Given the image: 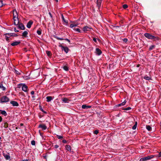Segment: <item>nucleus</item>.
Returning a JSON list of instances; mask_svg holds the SVG:
<instances>
[{"label": "nucleus", "instance_id": "nucleus-19", "mask_svg": "<svg viewBox=\"0 0 161 161\" xmlns=\"http://www.w3.org/2000/svg\"><path fill=\"white\" fill-rule=\"evenodd\" d=\"M91 108V106H87L86 105H83L81 106V108L83 109H88L90 108Z\"/></svg>", "mask_w": 161, "mask_h": 161}, {"label": "nucleus", "instance_id": "nucleus-52", "mask_svg": "<svg viewBox=\"0 0 161 161\" xmlns=\"http://www.w3.org/2000/svg\"><path fill=\"white\" fill-rule=\"evenodd\" d=\"M124 41L125 42H127V39H126V38L124 39Z\"/></svg>", "mask_w": 161, "mask_h": 161}, {"label": "nucleus", "instance_id": "nucleus-47", "mask_svg": "<svg viewBox=\"0 0 161 161\" xmlns=\"http://www.w3.org/2000/svg\"><path fill=\"white\" fill-rule=\"evenodd\" d=\"M93 41L94 42H97V40H96V38H94L93 39Z\"/></svg>", "mask_w": 161, "mask_h": 161}, {"label": "nucleus", "instance_id": "nucleus-6", "mask_svg": "<svg viewBox=\"0 0 161 161\" xmlns=\"http://www.w3.org/2000/svg\"><path fill=\"white\" fill-rule=\"evenodd\" d=\"M92 30V28L87 26H85L82 28L83 31L84 32H87L88 31H90Z\"/></svg>", "mask_w": 161, "mask_h": 161}, {"label": "nucleus", "instance_id": "nucleus-1", "mask_svg": "<svg viewBox=\"0 0 161 161\" xmlns=\"http://www.w3.org/2000/svg\"><path fill=\"white\" fill-rule=\"evenodd\" d=\"M13 19L14 24L15 25H18L19 23V21L18 18V15L17 12L16 10H13Z\"/></svg>", "mask_w": 161, "mask_h": 161}, {"label": "nucleus", "instance_id": "nucleus-33", "mask_svg": "<svg viewBox=\"0 0 161 161\" xmlns=\"http://www.w3.org/2000/svg\"><path fill=\"white\" fill-rule=\"evenodd\" d=\"M46 53L48 56H50L52 54L51 52L49 51H47Z\"/></svg>", "mask_w": 161, "mask_h": 161}, {"label": "nucleus", "instance_id": "nucleus-48", "mask_svg": "<svg viewBox=\"0 0 161 161\" xmlns=\"http://www.w3.org/2000/svg\"><path fill=\"white\" fill-rule=\"evenodd\" d=\"M59 146L57 145H56L54 146V147L56 148H57Z\"/></svg>", "mask_w": 161, "mask_h": 161}, {"label": "nucleus", "instance_id": "nucleus-59", "mask_svg": "<svg viewBox=\"0 0 161 161\" xmlns=\"http://www.w3.org/2000/svg\"><path fill=\"white\" fill-rule=\"evenodd\" d=\"M20 125H23V124H21Z\"/></svg>", "mask_w": 161, "mask_h": 161}, {"label": "nucleus", "instance_id": "nucleus-25", "mask_svg": "<svg viewBox=\"0 0 161 161\" xmlns=\"http://www.w3.org/2000/svg\"><path fill=\"white\" fill-rule=\"evenodd\" d=\"M146 128L148 131H151L152 130V127L149 125H147Z\"/></svg>", "mask_w": 161, "mask_h": 161}, {"label": "nucleus", "instance_id": "nucleus-16", "mask_svg": "<svg viewBox=\"0 0 161 161\" xmlns=\"http://www.w3.org/2000/svg\"><path fill=\"white\" fill-rule=\"evenodd\" d=\"M39 127L41 128L42 130H45L46 129L47 127L44 124H41L39 125Z\"/></svg>", "mask_w": 161, "mask_h": 161}, {"label": "nucleus", "instance_id": "nucleus-35", "mask_svg": "<svg viewBox=\"0 0 161 161\" xmlns=\"http://www.w3.org/2000/svg\"><path fill=\"white\" fill-rule=\"evenodd\" d=\"M63 69L64 70L66 71H68V68L66 66H64Z\"/></svg>", "mask_w": 161, "mask_h": 161}, {"label": "nucleus", "instance_id": "nucleus-17", "mask_svg": "<svg viewBox=\"0 0 161 161\" xmlns=\"http://www.w3.org/2000/svg\"><path fill=\"white\" fill-rule=\"evenodd\" d=\"M33 22L31 20H30L29 22L27 23V28H30L32 25L33 24Z\"/></svg>", "mask_w": 161, "mask_h": 161}, {"label": "nucleus", "instance_id": "nucleus-36", "mask_svg": "<svg viewBox=\"0 0 161 161\" xmlns=\"http://www.w3.org/2000/svg\"><path fill=\"white\" fill-rule=\"evenodd\" d=\"M37 33L39 35H41L42 34V30H38L37 31Z\"/></svg>", "mask_w": 161, "mask_h": 161}, {"label": "nucleus", "instance_id": "nucleus-8", "mask_svg": "<svg viewBox=\"0 0 161 161\" xmlns=\"http://www.w3.org/2000/svg\"><path fill=\"white\" fill-rule=\"evenodd\" d=\"M60 47H61L62 50H64L66 53H67L69 51V49L67 47H64L62 45L60 46Z\"/></svg>", "mask_w": 161, "mask_h": 161}, {"label": "nucleus", "instance_id": "nucleus-30", "mask_svg": "<svg viewBox=\"0 0 161 161\" xmlns=\"http://www.w3.org/2000/svg\"><path fill=\"white\" fill-rule=\"evenodd\" d=\"M155 46L154 45H152L149 48V50L150 51H151L155 47Z\"/></svg>", "mask_w": 161, "mask_h": 161}, {"label": "nucleus", "instance_id": "nucleus-43", "mask_svg": "<svg viewBox=\"0 0 161 161\" xmlns=\"http://www.w3.org/2000/svg\"><path fill=\"white\" fill-rule=\"evenodd\" d=\"M131 109V108L130 107H127V108H126L125 109H124V110H130Z\"/></svg>", "mask_w": 161, "mask_h": 161}, {"label": "nucleus", "instance_id": "nucleus-11", "mask_svg": "<svg viewBox=\"0 0 161 161\" xmlns=\"http://www.w3.org/2000/svg\"><path fill=\"white\" fill-rule=\"evenodd\" d=\"M95 53L97 55H100L102 54V52L99 49L97 48L96 49Z\"/></svg>", "mask_w": 161, "mask_h": 161}, {"label": "nucleus", "instance_id": "nucleus-18", "mask_svg": "<svg viewBox=\"0 0 161 161\" xmlns=\"http://www.w3.org/2000/svg\"><path fill=\"white\" fill-rule=\"evenodd\" d=\"M78 25V23L73 22L70 25V27L71 28H73L74 27L77 26Z\"/></svg>", "mask_w": 161, "mask_h": 161}, {"label": "nucleus", "instance_id": "nucleus-29", "mask_svg": "<svg viewBox=\"0 0 161 161\" xmlns=\"http://www.w3.org/2000/svg\"><path fill=\"white\" fill-rule=\"evenodd\" d=\"M137 122H136L135 124V125L133 126L132 128L133 130H135L137 127Z\"/></svg>", "mask_w": 161, "mask_h": 161}, {"label": "nucleus", "instance_id": "nucleus-21", "mask_svg": "<svg viewBox=\"0 0 161 161\" xmlns=\"http://www.w3.org/2000/svg\"><path fill=\"white\" fill-rule=\"evenodd\" d=\"M126 103V101L125 100L124 101L123 103H121L119 104L116 105L117 107H120L121 106H123Z\"/></svg>", "mask_w": 161, "mask_h": 161}, {"label": "nucleus", "instance_id": "nucleus-53", "mask_svg": "<svg viewBox=\"0 0 161 161\" xmlns=\"http://www.w3.org/2000/svg\"><path fill=\"white\" fill-rule=\"evenodd\" d=\"M2 119H3L2 118V117L1 116H0V122H1V121H2Z\"/></svg>", "mask_w": 161, "mask_h": 161}, {"label": "nucleus", "instance_id": "nucleus-28", "mask_svg": "<svg viewBox=\"0 0 161 161\" xmlns=\"http://www.w3.org/2000/svg\"><path fill=\"white\" fill-rule=\"evenodd\" d=\"M144 78L147 80H149L151 79V78L147 76H145L144 77Z\"/></svg>", "mask_w": 161, "mask_h": 161}, {"label": "nucleus", "instance_id": "nucleus-2", "mask_svg": "<svg viewBox=\"0 0 161 161\" xmlns=\"http://www.w3.org/2000/svg\"><path fill=\"white\" fill-rule=\"evenodd\" d=\"M144 36L146 38L150 39H154L155 40H158L159 38L158 37H155L150 33H146L144 34Z\"/></svg>", "mask_w": 161, "mask_h": 161}, {"label": "nucleus", "instance_id": "nucleus-26", "mask_svg": "<svg viewBox=\"0 0 161 161\" xmlns=\"http://www.w3.org/2000/svg\"><path fill=\"white\" fill-rule=\"evenodd\" d=\"M2 125H3V127L4 128H7L8 127V124L7 122H5L2 124Z\"/></svg>", "mask_w": 161, "mask_h": 161}, {"label": "nucleus", "instance_id": "nucleus-58", "mask_svg": "<svg viewBox=\"0 0 161 161\" xmlns=\"http://www.w3.org/2000/svg\"><path fill=\"white\" fill-rule=\"evenodd\" d=\"M57 2H58V0H55Z\"/></svg>", "mask_w": 161, "mask_h": 161}, {"label": "nucleus", "instance_id": "nucleus-40", "mask_svg": "<svg viewBox=\"0 0 161 161\" xmlns=\"http://www.w3.org/2000/svg\"><path fill=\"white\" fill-rule=\"evenodd\" d=\"M40 110L42 112H43V113H45V114H47V112L45 111L41 107V108H40Z\"/></svg>", "mask_w": 161, "mask_h": 161}, {"label": "nucleus", "instance_id": "nucleus-42", "mask_svg": "<svg viewBox=\"0 0 161 161\" xmlns=\"http://www.w3.org/2000/svg\"><path fill=\"white\" fill-rule=\"evenodd\" d=\"M56 38L58 40H64V39H63V38H59V37H56Z\"/></svg>", "mask_w": 161, "mask_h": 161}, {"label": "nucleus", "instance_id": "nucleus-45", "mask_svg": "<svg viewBox=\"0 0 161 161\" xmlns=\"http://www.w3.org/2000/svg\"><path fill=\"white\" fill-rule=\"evenodd\" d=\"M14 30L15 32H17L19 31L18 30H17L15 28H14Z\"/></svg>", "mask_w": 161, "mask_h": 161}, {"label": "nucleus", "instance_id": "nucleus-12", "mask_svg": "<svg viewBox=\"0 0 161 161\" xmlns=\"http://www.w3.org/2000/svg\"><path fill=\"white\" fill-rule=\"evenodd\" d=\"M103 0H97V4L98 9H99L101 6V3Z\"/></svg>", "mask_w": 161, "mask_h": 161}, {"label": "nucleus", "instance_id": "nucleus-60", "mask_svg": "<svg viewBox=\"0 0 161 161\" xmlns=\"http://www.w3.org/2000/svg\"><path fill=\"white\" fill-rule=\"evenodd\" d=\"M1 139V137H0V140Z\"/></svg>", "mask_w": 161, "mask_h": 161}, {"label": "nucleus", "instance_id": "nucleus-34", "mask_svg": "<svg viewBox=\"0 0 161 161\" xmlns=\"http://www.w3.org/2000/svg\"><path fill=\"white\" fill-rule=\"evenodd\" d=\"M62 20L64 22H65V23H68V21H66L65 19H64V17L63 15V14H62Z\"/></svg>", "mask_w": 161, "mask_h": 161}, {"label": "nucleus", "instance_id": "nucleus-56", "mask_svg": "<svg viewBox=\"0 0 161 161\" xmlns=\"http://www.w3.org/2000/svg\"><path fill=\"white\" fill-rule=\"evenodd\" d=\"M49 15H50V17H52V14H51V13L49 12Z\"/></svg>", "mask_w": 161, "mask_h": 161}, {"label": "nucleus", "instance_id": "nucleus-44", "mask_svg": "<svg viewBox=\"0 0 161 161\" xmlns=\"http://www.w3.org/2000/svg\"><path fill=\"white\" fill-rule=\"evenodd\" d=\"M98 133V131L97 130H95L94 132V133L95 134H97Z\"/></svg>", "mask_w": 161, "mask_h": 161}, {"label": "nucleus", "instance_id": "nucleus-41", "mask_svg": "<svg viewBox=\"0 0 161 161\" xmlns=\"http://www.w3.org/2000/svg\"><path fill=\"white\" fill-rule=\"evenodd\" d=\"M31 144L32 145H35V142L34 140H33L31 142Z\"/></svg>", "mask_w": 161, "mask_h": 161}, {"label": "nucleus", "instance_id": "nucleus-14", "mask_svg": "<svg viewBox=\"0 0 161 161\" xmlns=\"http://www.w3.org/2000/svg\"><path fill=\"white\" fill-rule=\"evenodd\" d=\"M63 103H69L70 100L67 98L64 97L62 98V99Z\"/></svg>", "mask_w": 161, "mask_h": 161}, {"label": "nucleus", "instance_id": "nucleus-50", "mask_svg": "<svg viewBox=\"0 0 161 161\" xmlns=\"http://www.w3.org/2000/svg\"><path fill=\"white\" fill-rule=\"evenodd\" d=\"M62 142L63 143H66L67 142V141L66 140H63V141H62Z\"/></svg>", "mask_w": 161, "mask_h": 161}, {"label": "nucleus", "instance_id": "nucleus-31", "mask_svg": "<svg viewBox=\"0 0 161 161\" xmlns=\"http://www.w3.org/2000/svg\"><path fill=\"white\" fill-rule=\"evenodd\" d=\"M73 30H74L75 31H77L78 32L80 33V30L79 28H73Z\"/></svg>", "mask_w": 161, "mask_h": 161}, {"label": "nucleus", "instance_id": "nucleus-24", "mask_svg": "<svg viewBox=\"0 0 161 161\" xmlns=\"http://www.w3.org/2000/svg\"><path fill=\"white\" fill-rule=\"evenodd\" d=\"M66 149L68 151H71V147L69 145H66L65 146Z\"/></svg>", "mask_w": 161, "mask_h": 161}, {"label": "nucleus", "instance_id": "nucleus-32", "mask_svg": "<svg viewBox=\"0 0 161 161\" xmlns=\"http://www.w3.org/2000/svg\"><path fill=\"white\" fill-rule=\"evenodd\" d=\"M10 35L11 36H17V34L14 33H10Z\"/></svg>", "mask_w": 161, "mask_h": 161}, {"label": "nucleus", "instance_id": "nucleus-49", "mask_svg": "<svg viewBox=\"0 0 161 161\" xmlns=\"http://www.w3.org/2000/svg\"><path fill=\"white\" fill-rule=\"evenodd\" d=\"M31 93L32 95H33L34 94V92L32 91L31 92Z\"/></svg>", "mask_w": 161, "mask_h": 161}, {"label": "nucleus", "instance_id": "nucleus-55", "mask_svg": "<svg viewBox=\"0 0 161 161\" xmlns=\"http://www.w3.org/2000/svg\"><path fill=\"white\" fill-rule=\"evenodd\" d=\"M15 71L17 74H20V73H19V72L18 71H17L16 70Z\"/></svg>", "mask_w": 161, "mask_h": 161}, {"label": "nucleus", "instance_id": "nucleus-57", "mask_svg": "<svg viewBox=\"0 0 161 161\" xmlns=\"http://www.w3.org/2000/svg\"><path fill=\"white\" fill-rule=\"evenodd\" d=\"M119 27V26H115L114 27H115V28H117V27Z\"/></svg>", "mask_w": 161, "mask_h": 161}, {"label": "nucleus", "instance_id": "nucleus-39", "mask_svg": "<svg viewBox=\"0 0 161 161\" xmlns=\"http://www.w3.org/2000/svg\"><path fill=\"white\" fill-rule=\"evenodd\" d=\"M123 7L125 9L128 7V6L126 4H124L123 5Z\"/></svg>", "mask_w": 161, "mask_h": 161}, {"label": "nucleus", "instance_id": "nucleus-13", "mask_svg": "<svg viewBox=\"0 0 161 161\" xmlns=\"http://www.w3.org/2000/svg\"><path fill=\"white\" fill-rule=\"evenodd\" d=\"M10 103L14 106H18L19 105L18 103L15 101H11L10 102Z\"/></svg>", "mask_w": 161, "mask_h": 161}, {"label": "nucleus", "instance_id": "nucleus-4", "mask_svg": "<svg viewBox=\"0 0 161 161\" xmlns=\"http://www.w3.org/2000/svg\"><path fill=\"white\" fill-rule=\"evenodd\" d=\"M154 157L153 155H150L146 157L142 158H140V161H146Z\"/></svg>", "mask_w": 161, "mask_h": 161}, {"label": "nucleus", "instance_id": "nucleus-10", "mask_svg": "<svg viewBox=\"0 0 161 161\" xmlns=\"http://www.w3.org/2000/svg\"><path fill=\"white\" fill-rule=\"evenodd\" d=\"M20 43V42L19 41H15L11 44V45L12 46H17Z\"/></svg>", "mask_w": 161, "mask_h": 161}, {"label": "nucleus", "instance_id": "nucleus-51", "mask_svg": "<svg viewBox=\"0 0 161 161\" xmlns=\"http://www.w3.org/2000/svg\"><path fill=\"white\" fill-rule=\"evenodd\" d=\"M65 40L66 41H67L68 42H70V40L68 39H65Z\"/></svg>", "mask_w": 161, "mask_h": 161}, {"label": "nucleus", "instance_id": "nucleus-15", "mask_svg": "<svg viewBox=\"0 0 161 161\" xmlns=\"http://www.w3.org/2000/svg\"><path fill=\"white\" fill-rule=\"evenodd\" d=\"M18 25V27L20 29L22 30H24L25 28L24 25L22 23L19 24Z\"/></svg>", "mask_w": 161, "mask_h": 161}, {"label": "nucleus", "instance_id": "nucleus-46", "mask_svg": "<svg viewBox=\"0 0 161 161\" xmlns=\"http://www.w3.org/2000/svg\"><path fill=\"white\" fill-rule=\"evenodd\" d=\"M158 157H161V151L159 153V154L158 156Z\"/></svg>", "mask_w": 161, "mask_h": 161}, {"label": "nucleus", "instance_id": "nucleus-7", "mask_svg": "<svg viewBox=\"0 0 161 161\" xmlns=\"http://www.w3.org/2000/svg\"><path fill=\"white\" fill-rule=\"evenodd\" d=\"M21 85L22 86V90L23 91H24L25 92H27L28 88L27 86H26L25 84H21Z\"/></svg>", "mask_w": 161, "mask_h": 161}, {"label": "nucleus", "instance_id": "nucleus-54", "mask_svg": "<svg viewBox=\"0 0 161 161\" xmlns=\"http://www.w3.org/2000/svg\"><path fill=\"white\" fill-rule=\"evenodd\" d=\"M35 96H34V95H32V97L33 98V99L34 100H35Z\"/></svg>", "mask_w": 161, "mask_h": 161}, {"label": "nucleus", "instance_id": "nucleus-5", "mask_svg": "<svg viewBox=\"0 0 161 161\" xmlns=\"http://www.w3.org/2000/svg\"><path fill=\"white\" fill-rule=\"evenodd\" d=\"M10 33H5L3 35V36H4V39L7 42H9L10 41V37H11L10 36Z\"/></svg>", "mask_w": 161, "mask_h": 161}, {"label": "nucleus", "instance_id": "nucleus-20", "mask_svg": "<svg viewBox=\"0 0 161 161\" xmlns=\"http://www.w3.org/2000/svg\"><path fill=\"white\" fill-rule=\"evenodd\" d=\"M28 34V33L27 31H25L23 33L22 36L23 37H27V35Z\"/></svg>", "mask_w": 161, "mask_h": 161}, {"label": "nucleus", "instance_id": "nucleus-27", "mask_svg": "<svg viewBox=\"0 0 161 161\" xmlns=\"http://www.w3.org/2000/svg\"><path fill=\"white\" fill-rule=\"evenodd\" d=\"M0 88H2L3 91H4L6 89V88L3 86L2 83L0 84Z\"/></svg>", "mask_w": 161, "mask_h": 161}, {"label": "nucleus", "instance_id": "nucleus-23", "mask_svg": "<svg viewBox=\"0 0 161 161\" xmlns=\"http://www.w3.org/2000/svg\"><path fill=\"white\" fill-rule=\"evenodd\" d=\"M46 99L47 102H49L53 99V98L51 96H47L46 97Z\"/></svg>", "mask_w": 161, "mask_h": 161}, {"label": "nucleus", "instance_id": "nucleus-3", "mask_svg": "<svg viewBox=\"0 0 161 161\" xmlns=\"http://www.w3.org/2000/svg\"><path fill=\"white\" fill-rule=\"evenodd\" d=\"M0 101L1 103H6L9 101V99L7 97L4 96L1 98Z\"/></svg>", "mask_w": 161, "mask_h": 161}, {"label": "nucleus", "instance_id": "nucleus-9", "mask_svg": "<svg viewBox=\"0 0 161 161\" xmlns=\"http://www.w3.org/2000/svg\"><path fill=\"white\" fill-rule=\"evenodd\" d=\"M3 155L6 160H9L10 159V157L9 155V153H3Z\"/></svg>", "mask_w": 161, "mask_h": 161}, {"label": "nucleus", "instance_id": "nucleus-37", "mask_svg": "<svg viewBox=\"0 0 161 161\" xmlns=\"http://www.w3.org/2000/svg\"><path fill=\"white\" fill-rule=\"evenodd\" d=\"M57 137L58 139H62V138H63V136H61L57 135Z\"/></svg>", "mask_w": 161, "mask_h": 161}, {"label": "nucleus", "instance_id": "nucleus-38", "mask_svg": "<svg viewBox=\"0 0 161 161\" xmlns=\"http://www.w3.org/2000/svg\"><path fill=\"white\" fill-rule=\"evenodd\" d=\"M3 1L2 0L0 1V7H2L3 6Z\"/></svg>", "mask_w": 161, "mask_h": 161}, {"label": "nucleus", "instance_id": "nucleus-22", "mask_svg": "<svg viewBox=\"0 0 161 161\" xmlns=\"http://www.w3.org/2000/svg\"><path fill=\"white\" fill-rule=\"evenodd\" d=\"M0 111L1 112V113L2 114L4 115V116H7V114L5 111L0 110Z\"/></svg>", "mask_w": 161, "mask_h": 161}]
</instances>
